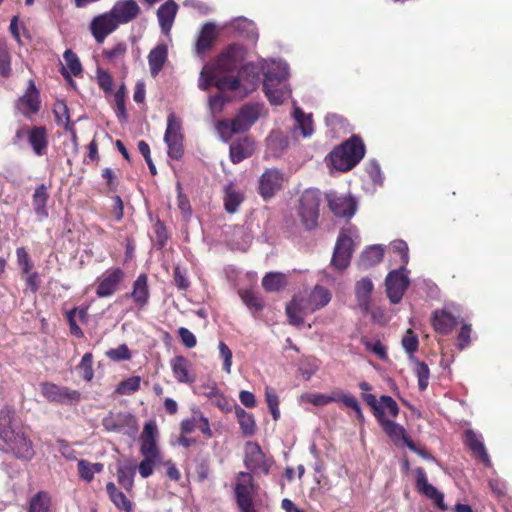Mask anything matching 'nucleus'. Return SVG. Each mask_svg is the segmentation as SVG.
I'll list each match as a JSON object with an SVG mask.
<instances>
[{"mask_svg":"<svg viewBox=\"0 0 512 512\" xmlns=\"http://www.w3.org/2000/svg\"><path fill=\"white\" fill-rule=\"evenodd\" d=\"M13 421L14 411L7 406L3 407L0 410V450L28 462L35 455L33 442Z\"/></svg>","mask_w":512,"mask_h":512,"instance_id":"nucleus-1","label":"nucleus"},{"mask_svg":"<svg viewBox=\"0 0 512 512\" xmlns=\"http://www.w3.org/2000/svg\"><path fill=\"white\" fill-rule=\"evenodd\" d=\"M228 71L215 70L213 78L210 79L208 74L200 73L199 88L207 91L211 86H215L220 92L235 91L240 88L243 89L244 94L247 95L254 91L258 86L259 75L254 72V68L245 65L238 72V77L226 75Z\"/></svg>","mask_w":512,"mask_h":512,"instance_id":"nucleus-2","label":"nucleus"},{"mask_svg":"<svg viewBox=\"0 0 512 512\" xmlns=\"http://www.w3.org/2000/svg\"><path fill=\"white\" fill-rule=\"evenodd\" d=\"M158 435L156 421L146 422L139 436L140 453L143 460L138 465V471L142 478L150 477L154 467L161 463V452L157 445Z\"/></svg>","mask_w":512,"mask_h":512,"instance_id":"nucleus-3","label":"nucleus"},{"mask_svg":"<svg viewBox=\"0 0 512 512\" xmlns=\"http://www.w3.org/2000/svg\"><path fill=\"white\" fill-rule=\"evenodd\" d=\"M365 145L361 137L352 135L342 144L336 146L328 155L329 164L338 171L353 169L364 157Z\"/></svg>","mask_w":512,"mask_h":512,"instance_id":"nucleus-4","label":"nucleus"},{"mask_svg":"<svg viewBox=\"0 0 512 512\" xmlns=\"http://www.w3.org/2000/svg\"><path fill=\"white\" fill-rule=\"evenodd\" d=\"M127 22L128 0H121L109 12L94 17L90 23V31L98 43H103L119 25Z\"/></svg>","mask_w":512,"mask_h":512,"instance_id":"nucleus-5","label":"nucleus"},{"mask_svg":"<svg viewBox=\"0 0 512 512\" xmlns=\"http://www.w3.org/2000/svg\"><path fill=\"white\" fill-rule=\"evenodd\" d=\"M320 204L321 192L319 190L307 189L302 193L297 214L305 230L311 231L318 226Z\"/></svg>","mask_w":512,"mask_h":512,"instance_id":"nucleus-6","label":"nucleus"},{"mask_svg":"<svg viewBox=\"0 0 512 512\" xmlns=\"http://www.w3.org/2000/svg\"><path fill=\"white\" fill-rule=\"evenodd\" d=\"M245 55L246 50L242 45L237 43L230 44L222 50L213 62L207 63L202 68L203 74H208L211 79L215 77V70L232 72L244 60Z\"/></svg>","mask_w":512,"mask_h":512,"instance_id":"nucleus-7","label":"nucleus"},{"mask_svg":"<svg viewBox=\"0 0 512 512\" xmlns=\"http://www.w3.org/2000/svg\"><path fill=\"white\" fill-rule=\"evenodd\" d=\"M354 236L357 237L354 227L342 228L339 232L331 259V265L338 271H343L350 265L356 246Z\"/></svg>","mask_w":512,"mask_h":512,"instance_id":"nucleus-8","label":"nucleus"},{"mask_svg":"<svg viewBox=\"0 0 512 512\" xmlns=\"http://www.w3.org/2000/svg\"><path fill=\"white\" fill-rule=\"evenodd\" d=\"M257 489L258 486L251 473L241 471L236 475L234 496L240 512H257L253 502Z\"/></svg>","mask_w":512,"mask_h":512,"instance_id":"nucleus-9","label":"nucleus"},{"mask_svg":"<svg viewBox=\"0 0 512 512\" xmlns=\"http://www.w3.org/2000/svg\"><path fill=\"white\" fill-rule=\"evenodd\" d=\"M164 140L168 146L169 157L176 160L180 159L184 152L183 135L181 133V123L173 113L168 115Z\"/></svg>","mask_w":512,"mask_h":512,"instance_id":"nucleus-10","label":"nucleus"},{"mask_svg":"<svg viewBox=\"0 0 512 512\" xmlns=\"http://www.w3.org/2000/svg\"><path fill=\"white\" fill-rule=\"evenodd\" d=\"M405 271V267L401 266L399 269L389 272L385 279L386 294L393 304H398L402 300L409 287L410 281Z\"/></svg>","mask_w":512,"mask_h":512,"instance_id":"nucleus-11","label":"nucleus"},{"mask_svg":"<svg viewBox=\"0 0 512 512\" xmlns=\"http://www.w3.org/2000/svg\"><path fill=\"white\" fill-rule=\"evenodd\" d=\"M245 467L251 473L269 474L271 462L266 458L257 442H247L245 445Z\"/></svg>","mask_w":512,"mask_h":512,"instance_id":"nucleus-12","label":"nucleus"},{"mask_svg":"<svg viewBox=\"0 0 512 512\" xmlns=\"http://www.w3.org/2000/svg\"><path fill=\"white\" fill-rule=\"evenodd\" d=\"M315 312L309 297L294 296L286 306L288 321L293 326H300L304 323L306 315Z\"/></svg>","mask_w":512,"mask_h":512,"instance_id":"nucleus-13","label":"nucleus"},{"mask_svg":"<svg viewBox=\"0 0 512 512\" xmlns=\"http://www.w3.org/2000/svg\"><path fill=\"white\" fill-rule=\"evenodd\" d=\"M365 403L372 409L374 417L377 419L387 411L388 415L396 418L399 415V406L396 401L389 395L380 396L379 400L370 393L362 394Z\"/></svg>","mask_w":512,"mask_h":512,"instance_id":"nucleus-14","label":"nucleus"},{"mask_svg":"<svg viewBox=\"0 0 512 512\" xmlns=\"http://www.w3.org/2000/svg\"><path fill=\"white\" fill-rule=\"evenodd\" d=\"M416 474V489L418 492L429 498L436 507L446 511L447 506L444 503L443 493L439 492L436 487L428 482L425 470L419 467L416 469Z\"/></svg>","mask_w":512,"mask_h":512,"instance_id":"nucleus-15","label":"nucleus"},{"mask_svg":"<svg viewBox=\"0 0 512 512\" xmlns=\"http://www.w3.org/2000/svg\"><path fill=\"white\" fill-rule=\"evenodd\" d=\"M328 206L336 217L351 218L356 211V202L352 197L339 196L336 193L326 195Z\"/></svg>","mask_w":512,"mask_h":512,"instance_id":"nucleus-16","label":"nucleus"},{"mask_svg":"<svg viewBox=\"0 0 512 512\" xmlns=\"http://www.w3.org/2000/svg\"><path fill=\"white\" fill-rule=\"evenodd\" d=\"M282 173L277 169L266 170L259 180V193L267 199L272 197L282 185Z\"/></svg>","mask_w":512,"mask_h":512,"instance_id":"nucleus-17","label":"nucleus"},{"mask_svg":"<svg viewBox=\"0 0 512 512\" xmlns=\"http://www.w3.org/2000/svg\"><path fill=\"white\" fill-rule=\"evenodd\" d=\"M124 277V272L119 268L107 271L99 279L96 294L99 297L112 295L119 288L120 282Z\"/></svg>","mask_w":512,"mask_h":512,"instance_id":"nucleus-18","label":"nucleus"},{"mask_svg":"<svg viewBox=\"0 0 512 512\" xmlns=\"http://www.w3.org/2000/svg\"><path fill=\"white\" fill-rule=\"evenodd\" d=\"M258 118V106L254 104H245L232 119V122L238 133H244L251 128Z\"/></svg>","mask_w":512,"mask_h":512,"instance_id":"nucleus-19","label":"nucleus"},{"mask_svg":"<svg viewBox=\"0 0 512 512\" xmlns=\"http://www.w3.org/2000/svg\"><path fill=\"white\" fill-rule=\"evenodd\" d=\"M263 91L272 105H280L289 96L286 81L264 78Z\"/></svg>","mask_w":512,"mask_h":512,"instance_id":"nucleus-20","label":"nucleus"},{"mask_svg":"<svg viewBox=\"0 0 512 512\" xmlns=\"http://www.w3.org/2000/svg\"><path fill=\"white\" fill-rule=\"evenodd\" d=\"M464 443L471 450L474 457L479 459L486 467H491L492 463L486 447L481 437L472 429L465 431Z\"/></svg>","mask_w":512,"mask_h":512,"instance_id":"nucleus-21","label":"nucleus"},{"mask_svg":"<svg viewBox=\"0 0 512 512\" xmlns=\"http://www.w3.org/2000/svg\"><path fill=\"white\" fill-rule=\"evenodd\" d=\"M41 393L48 401L51 402H64L66 399H79V393L77 391L48 382L41 384Z\"/></svg>","mask_w":512,"mask_h":512,"instance_id":"nucleus-22","label":"nucleus"},{"mask_svg":"<svg viewBox=\"0 0 512 512\" xmlns=\"http://www.w3.org/2000/svg\"><path fill=\"white\" fill-rule=\"evenodd\" d=\"M384 433L393 441L395 444H398L400 441L403 442L405 445L407 444V441H409L411 438L407 435L405 428L394 422L393 420H389L386 417V413L381 415L380 417L376 419Z\"/></svg>","mask_w":512,"mask_h":512,"instance_id":"nucleus-23","label":"nucleus"},{"mask_svg":"<svg viewBox=\"0 0 512 512\" xmlns=\"http://www.w3.org/2000/svg\"><path fill=\"white\" fill-rule=\"evenodd\" d=\"M255 151V142L250 137H244L234 141L230 145V159L232 163L237 164L244 159L249 158Z\"/></svg>","mask_w":512,"mask_h":512,"instance_id":"nucleus-24","label":"nucleus"},{"mask_svg":"<svg viewBox=\"0 0 512 512\" xmlns=\"http://www.w3.org/2000/svg\"><path fill=\"white\" fill-rule=\"evenodd\" d=\"M147 282L148 277L143 273L133 283V291L130 293V297L138 310L146 307L149 302L150 294Z\"/></svg>","mask_w":512,"mask_h":512,"instance_id":"nucleus-25","label":"nucleus"},{"mask_svg":"<svg viewBox=\"0 0 512 512\" xmlns=\"http://www.w3.org/2000/svg\"><path fill=\"white\" fill-rule=\"evenodd\" d=\"M178 11V5L174 0H168L157 10V18L163 33L168 34L172 28Z\"/></svg>","mask_w":512,"mask_h":512,"instance_id":"nucleus-26","label":"nucleus"},{"mask_svg":"<svg viewBox=\"0 0 512 512\" xmlns=\"http://www.w3.org/2000/svg\"><path fill=\"white\" fill-rule=\"evenodd\" d=\"M53 112L55 114L56 123L58 125H63L65 130L69 131L71 133V140L73 144V148L76 151L77 150V135L76 131L74 129V123L70 122V115L69 110L64 101H57L54 105Z\"/></svg>","mask_w":512,"mask_h":512,"instance_id":"nucleus-27","label":"nucleus"},{"mask_svg":"<svg viewBox=\"0 0 512 512\" xmlns=\"http://www.w3.org/2000/svg\"><path fill=\"white\" fill-rule=\"evenodd\" d=\"M28 142L37 156H43L48 149V136L46 128L35 126L28 131Z\"/></svg>","mask_w":512,"mask_h":512,"instance_id":"nucleus-28","label":"nucleus"},{"mask_svg":"<svg viewBox=\"0 0 512 512\" xmlns=\"http://www.w3.org/2000/svg\"><path fill=\"white\" fill-rule=\"evenodd\" d=\"M373 283L370 278H362L355 285V295L357 303L363 313H368L371 304V294L373 291Z\"/></svg>","mask_w":512,"mask_h":512,"instance_id":"nucleus-29","label":"nucleus"},{"mask_svg":"<svg viewBox=\"0 0 512 512\" xmlns=\"http://www.w3.org/2000/svg\"><path fill=\"white\" fill-rule=\"evenodd\" d=\"M216 38V26L211 22L204 24L197 38L196 53L201 55L209 51L213 47Z\"/></svg>","mask_w":512,"mask_h":512,"instance_id":"nucleus-30","label":"nucleus"},{"mask_svg":"<svg viewBox=\"0 0 512 512\" xmlns=\"http://www.w3.org/2000/svg\"><path fill=\"white\" fill-rule=\"evenodd\" d=\"M457 324L455 316L446 310H436L432 317L434 330L442 335L449 334Z\"/></svg>","mask_w":512,"mask_h":512,"instance_id":"nucleus-31","label":"nucleus"},{"mask_svg":"<svg viewBox=\"0 0 512 512\" xmlns=\"http://www.w3.org/2000/svg\"><path fill=\"white\" fill-rule=\"evenodd\" d=\"M18 105L24 115L34 114L39 110L38 91L32 81L26 93L19 99Z\"/></svg>","mask_w":512,"mask_h":512,"instance_id":"nucleus-32","label":"nucleus"},{"mask_svg":"<svg viewBox=\"0 0 512 512\" xmlns=\"http://www.w3.org/2000/svg\"><path fill=\"white\" fill-rule=\"evenodd\" d=\"M329 403L341 402L346 407L353 409L358 420L363 421L364 416L358 400L351 394H344L341 390L335 389L328 395Z\"/></svg>","mask_w":512,"mask_h":512,"instance_id":"nucleus-33","label":"nucleus"},{"mask_svg":"<svg viewBox=\"0 0 512 512\" xmlns=\"http://www.w3.org/2000/svg\"><path fill=\"white\" fill-rule=\"evenodd\" d=\"M384 256V249L380 245H372L365 249L359 259V266L363 269L379 264Z\"/></svg>","mask_w":512,"mask_h":512,"instance_id":"nucleus-34","label":"nucleus"},{"mask_svg":"<svg viewBox=\"0 0 512 512\" xmlns=\"http://www.w3.org/2000/svg\"><path fill=\"white\" fill-rule=\"evenodd\" d=\"M171 368L175 379L181 383H191L193 378L189 374V362L182 356H175L171 360Z\"/></svg>","mask_w":512,"mask_h":512,"instance_id":"nucleus-35","label":"nucleus"},{"mask_svg":"<svg viewBox=\"0 0 512 512\" xmlns=\"http://www.w3.org/2000/svg\"><path fill=\"white\" fill-rule=\"evenodd\" d=\"M238 294L254 316L263 311L265 307L264 300L252 289H240Z\"/></svg>","mask_w":512,"mask_h":512,"instance_id":"nucleus-36","label":"nucleus"},{"mask_svg":"<svg viewBox=\"0 0 512 512\" xmlns=\"http://www.w3.org/2000/svg\"><path fill=\"white\" fill-rule=\"evenodd\" d=\"M167 59V48L164 45H158L152 49L148 55V62L152 76L158 75Z\"/></svg>","mask_w":512,"mask_h":512,"instance_id":"nucleus-37","label":"nucleus"},{"mask_svg":"<svg viewBox=\"0 0 512 512\" xmlns=\"http://www.w3.org/2000/svg\"><path fill=\"white\" fill-rule=\"evenodd\" d=\"M48 198L49 195L47 192L46 185H39L34 191L32 203L34 211L40 219H44L48 216V212L46 209Z\"/></svg>","mask_w":512,"mask_h":512,"instance_id":"nucleus-38","label":"nucleus"},{"mask_svg":"<svg viewBox=\"0 0 512 512\" xmlns=\"http://www.w3.org/2000/svg\"><path fill=\"white\" fill-rule=\"evenodd\" d=\"M287 285L285 274L280 272H269L262 278V287L267 292H277Z\"/></svg>","mask_w":512,"mask_h":512,"instance_id":"nucleus-39","label":"nucleus"},{"mask_svg":"<svg viewBox=\"0 0 512 512\" xmlns=\"http://www.w3.org/2000/svg\"><path fill=\"white\" fill-rule=\"evenodd\" d=\"M77 467L80 478L86 482H91L94 478V474L103 471L104 465L102 463H91L81 459L78 461Z\"/></svg>","mask_w":512,"mask_h":512,"instance_id":"nucleus-40","label":"nucleus"},{"mask_svg":"<svg viewBox=\"0 0 512 512\" xmlns=\"http://www.w3.org/2000/svg\"><path fill=\"white\" fill-rule=\"evenodd\" d=\"M235 414L243 434L246 436L253 435L256 430V424L253 415L239 406L236 407Z\"/></svg>","mask_w":512,"mask_h":512,"instance_id":"nucleus-41","label":"nucleus"},{"mask_svg":"<svg viewBox=\"0 0 512 512\" xmlns=\"http://www.w3.org/2000/svg\"><path fill=\"white\" fill-rule=\"evenodd\" d=\"M308 297L316 311L325 307L330 302L331 293L327 288L316 285Z\"/></svg>","mask_w":512,"mask_h":512,"instance_id":"nucleus-42","label":"nucleus"},{"mask_svg":"<svg viewBox=\"0 0 512 512\" xmlns=\"http://www.w3.org/2000/svg\"><path fill=\"white\" fill-rule=\"evenodd\" d=\"M106 491L114 505L123 512H128V500L126 495L120 491L113 482H108Z\"/></svg>","mask_w":512,"mask_h":512,"instance_id":"nucleus-43","label":"nucleus"},{"mask_svg":"<svg viewBox=\"0 0 512 512\" xmlns=\"http://www.w3.org/2000/svg\"><path fill=\"white\" fill-rule=\"evenodd\" d=\"M51 497L47 492L40 491L30 501L28 512H51Z\"/></svg>","mask_w":512,"mask_h":512,"instance_id":"nucleus-44","label":"nucleus"},{"mask_svg":"<svg viewBox=\"0 0 512 512\" xmlns=\"http://www.w3.org/2000/svg\"><path fill=\"white\" fill-rule=\"evenodd\" d=\"M243 199V195L240 192L233 189L232 186L226 187L224 196L225 210L230 214L235 213L239 205L242 203Z\"/></svg>","mask_w":512,"mask_h":512,"instance_id":"nucleus-45","label":"nucleus"},{"mask_svg":"<svg viewBox=\"0 0 512 512\" xmlns=\"http://www.w3.org/2000/svg\"><path fill=\"white\" fill-rule=\"evenodd\" d=\"M11 73V56L8 51L7 42L0 37V75L9 77Z\"/></svg>","mask_w":512,"mask_h":512,"instance_id":"nucleus-46","label":"nucleus"},{"mask_svg":"<svg viewBox=\"0 0 512 512\" xmlns=\"http://www.w3.org/2000/svg\"><path fill=\"white\" fill-rule=\"evenodd\" d=\"M215 127L217 133L224 142H228L234 134H238L232 120H218Z\"/></svg>","mask_w":512,"mask_h":512,"instance_id":"nucleus-47","label":"nucleus"},{"mask_svg":"<svg viewBox=\"0 0 512 512\" xmlns=\"http://www.w3.org/2000/svg\"><path fill=\"white\" fill-rule=\"evenodd\" d=\"M295 119L304 137H309L313 134V121L310 116H306L301 110L295 111Z\"/></svg>","mask_w":512,"mask_h":512,"instance_id":"nucleus-48","label":"nucleus"},{"mask_svg":"<svg viewBox=\"0 0 512 512\" xmlns=\"http://www.w3.org/2000/svg\"><path fill=\"white\" fill-rule=\"evenodd\" d=\"M92 360H93L92 354L85 353L81 359V362L77 366V370H78L80 376L86 381L92 380V378L94 376L93 369H92Z\"/></svg>","mask_w":512,"mask_h":512,"instance_id":"nucleus-49","label":"nucleus"},{"mask_svg":"<svg viewBox=\"0 0 512 512\" xmlns=\"http://www.w3.org/2000/svg\"><path fill=\"white\" fill-rule=\"evenodd\" d=\"M264 78L276 79L279 81H287L288 71L285 65L281 63H273L268 66L266 72L264 73Z\"/></svg>","mask_w":512,"mask_h":512,"instance_id":"nucleus-50","label":"nucleus"},{"mask_svg":"<svg viewBox=\"0 0 512 512\" xmlns=\"http://www.w3.org/2000/svg\"><path fill=\"white\" fill-rule=\"evenodd\" d=\"M86 311L81 309H72L67 313V319L70 326V332L72 335L76 337H82L83 332L81 328L77 325L75 318L78 317L79 319H83L86 316Z\"/></svg>","mask_w":512,"mask_h":512,"instance_id":"nucleus-51","label":"nucleus"},{"mask_svg":"<svg viewBox=\"0 0 512 512\" xmlns=\"http://www.w3.org/2000/svg\"><path fill=\"white\" fill-rule=\"evenodd\" d=\"M63 57L70 72L74 76H78L82 72V66L78 56L72 50L67 49Z\"/></svg>","mask_w":512,"mask_h":512,"instance_id":"nucleus-52","label":"nucleus"},{"mask_svg":"<svg viewBox=\"0 0 512 512\" xmlns=\"http://www.w3.org/2000/svg\"><path fill=\"white\" fill-rule=\"evenodd\" d=\"M125 83H122L117 92L114 94L115 111L119 118H126L125 109Z\"/></svg>","mask_w":512,"mask_h":512,"instance_id":"nucleus-53","label":"nucleus"},{"mask_svg":"<svg viewBox=\"0 0 512 512\" xmlns=\"http://www.w3.org/2000/svg\"><path fill=\"white\" fill-rule=\"evenodd\" d=\"M233 27L247 38L255 40L257 38L253 23L247 19H237L233 22Z\"/></svg>","mask_w":512,"mask_h":512,"instance_id":"nucleus-54","label":"nucleus"},{"mask_svg":"<svg viewBox=\"0 0 512 512\" xmlns=\"http://www.w3.org/2000/svg\"><path fill=\"white\" fill-rule=\"evenodd\" d=\"M416 374L418 377V386L421 391H424L428 386L430 370L425 362H416Z\"/></svg>","mask_w":512,"mask_h":512,"instance_id":"nucleus-55","label":"nucleus"},{"mask_svg":"<svg viewBox=\"0 0 512 512\" xmlns=\"http://www.w3.org/2000/svg\"><path fill=\"white\" fill-rule=\"evenodd\" d=\"M418 345L419 341L417 335L411 329H408L402 339V346L404 350L408 354H413L417 351Z\"/></svg>","mask_w":512,"mask_h":512,"instance_id":"nucleus-56","label":"nucleus"},{"mask_svg":"<svg viewBox=\"0 0 512 512\" xmlns=\"http://www.w3.org/2000/svg\"><path fill=\"white\" fill-rule=\"evenodd\" d=\"M361 343L365 346V348L374 354H376L380 359H387V351L385 346L379 341L371 342L367 338L361 339Z\"/></svg>","mask_w":512,"mask_h":512,"instance_id":"nucleus-57","label":"nucleus"},{"mask_svg":"<svg viewBox=\"0 0 512 512\" xmlns=\"http://www.w3.org/2000/svg\"><path fill=\"white\" fill-rule=\"evenodd\" d=\"M17 263L21 267L22 272L24 274L30 273L32 270L33 264L30 260V257L24 247H19L16 250Z\"/></svg>","mask_w":512,"mask_h":512,"instance_id":"nucleus-58","label":"nucleus"},{"mask_svg":"<svg viewBox=\"0 0 512 512\" xmlns=\"http://www.w3.org/2000/svg\"><path fill=\"white\" fill-rule=\"evenodd\" d=\"M472 328L469 324H463L457 336V345L460 350L465 349L471 343Z\"/></svg>","mask_w":512,"mask_h":512,"instance_id":"nucleus-59","label":"nucleus"},{"mask_svg":"<svg viewBox=\"0 0 512 512\" xmlns=\"http://www.w3.org/2000/svg\"><path fill=\"white\" fill-rule=\"evenodd\" d=\"M154 232L156 235V241L160 248H163L169 239V232L166 228V226L158 220L154 225Z\"/></svg>","mask_w":512,"mask_h":512,"instance_id":"nucleus-60","label":"nucleus"},{"mask_svg":"<svg viewBox=\"0 0 512 512\" xmlns=\"http://www.w3.org/2000/svg\"><path fill=\"white\" fill-rule=\"evenodd\" d=\"M391 248H392L393 252L396 253L400 257L401 262H402L401 266L405 267L409 260L408 246H407L406 242H404L402 240L394 241L392 243Z\"/></svg>","mask_w":512,"mask_h":512,"instance_id":"nucleus-61","label":"nucleus"},{"mask_svg":"<svg viewBox=\"0 0 512 512\" xmlns=\"http://www.w3.org/2000/svg\"><path fill=\"white\" fill-rule=\"evenodd\" d=\"M218 348L220 356L223 358L224 361L223 370L229 374L231 372L232 366V351L224 342H220Z\"/></svg>","mask_w":512,"mask_h":512,"instance_id":"nucleus-62","label":"nucleus"},{"mask_svg":"<svg viewBox=\"0 0 512 512\" xmlns=\"http://www.w3.org/2000/svg\"><path fill=\"white\" fill-rule=\"evenodd\" d=\"M106 356L113 361H121L128 359V347L121 344L117 348L109 349L105 352Z\"/></svg>","mask_w":512,"mask_h":512,"instance_id":"nucleus-63","label":"nucleus"},{"mask_svg":"<svg viewBox=\"0 0 512 512\" xmlns=\"http://www.w3.org/2000/svg\"><path fill=\"white\" fill-rule=\"evenodd\" d=\"M198 413H193L189 418L183 419L180 423V430L182 434H191L197 429Z\"/></svg>","mask_w":512,"mask_h":512,"instance_id":"nucleus-64","label":"nucleus"}]
</instances>
